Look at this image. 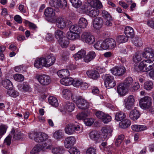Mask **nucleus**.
I'll use <instances>...</instances> for the list:
<instances>
[{
    "label": "nucleus",
    "mask_w": 154,
    "mask_h": 154,
    "mask_svg": "<svg viewBox=\"0 0 154 154\" xmlns=\"http://www.w3.org/2000/svg\"><path fill=\"white\" fill-rule=\"evenodd\" d=\"M56 59L53 54H50L40 58H37L34 63L35 67L42 69V67H49L55 62Z\"/></svg>",
    "instance_id": "f257e3e1"
},
{
    "label": "nucleus",
    "mask_w": 154,
    "mask_h": 154,
    "mask_svg": "<svg viewBox=\"0 0 154 154\" xmlns=\"http://www.w3.org/2000/svg\"><path fill=\"white\" fill-rule=\"evenodd\" d=\"M88 6L85 7L86 13L90 17H95L99 13L98 8H101L102 5L99 0H89L88 1Z\"/></svg>",
    "instance_id": "f03ea898"
},
{
    "label": "nucleus",
    "mask_w": 154,
    "mask_h": 154,
    "mask_svg": "<svg viewBox=\"0 0 154 154\" xmlns=\"http://www.w3.org/2000/svg\"><path fill=\"white\" fill-rule=\"evenodd\" d=\"M152 62L148 60H143L139 64L138 66L135 67L137 71L148 72L152 70L154 67L153 64H150Z\"/></svg>",
    "instance_id": "7ed1b4c3"
},
{
    "label": "nucleus",
    "mask_w": 154,
    "mask_h": 154,
    "mask_svg": "<svg viewBox=\"0 0 154 154\" xmlns=\"http://www.w3.org/2000/svg\"><path fill=\"white\" fill-rule=\"evenodd\" d=\"M81 40L88 45L93 44L95 41L94 36L89 32H83L81 36Z\"/></svg>",
    "instance_id": "20e7f679"
},
{
    "label": "nucleus",
    "mask_w": 154,
    "mask_h": 154,
    "mask_svg": "<svg viewBox=\"0 0 154 154\" xmlns=\"http://www.w3.org/2000/svg\"><path fill=\"white\" fill-rule=\"evenodd\" d=\"M102 78L104 81L106 87L107 88H112L116 85L113 76L109 74L103 75Z\"/></svg>",
    "instance_id": "39448f33"
},
{
    "label": "nucleus",
    "mask_w": 154,
    "mask_h": 154,
    "mask_svg": "<svg viewBox=\"0 0 154 154\" xmlns=\"http://www.w3.org/2000/svg\"><path fill=\"white\" fill-rule=\"evenodd\" d=\"M75 97L76 98L73 99V101L79 109H85L89 108V103L86 100L80 96Z\"/></svg>",
    "instance_id": "423d86ee"
},
{
    "label": "nucleus",
    "mask_w": 154,
    "mask_h": 154,
    "mask_svg": "<svg viewBox=\"0 0 154 154\" xmlns=\"http://www.w3.org/2000/svg\"><path fill=\"white\" fill-rule=\"evenodd\" d=\"M80 129V125L69 123L66 126L65 131L66 134L71 135L75 134L76 131H79Z\"/></svg>",
    "instance_id": "0eeeda50"
},
{
    "label": "nucleus",
    "mask_w": 154,
    "mask_h": 154,
    "mask_svg": "<svg viewBox=\"0 0 154 154\" xmlns=\"http://www.w3.org/2000/svg\"><path fill=\"white\" fill-rule=\"evenodd\" d=\"M152 103L151 98L146 96L142 98L139 101L140 107L143 109H147L151 107Z\"/></svg>",
    "instance_id": "6e6552de"
},
{
    "label": "nucleus",
    "mask_w": 154,
    "mask_h": 154,
    "mask_svg": "<svg viewBox=\"0 0 154 154\" xmlns=\"http://www.w3.org/2000/svg\"><path fill=\"white\" fill-rule=\"evenodd\" d=\"M126 69L123 66H115L110 69L112 73L116 76H121L126 72Z\"/></svg>",
    "instance_id": "1a4fd4ad"
},
{
    "label": "nucleus",
    "mask_w": 154,
    "mask_h": 154,
    "mask_svg": "<svg viewBox=\"0 0 154 154\" xmlns=\"http://www.w3.org/2000/svg\"><path fill=\"white\" fill-rule=\"evenodd\" d=\"M36 78L39 82L42 85H48L51 82L50 77L44 74H38L36 75Z\"/></svg>",
    "instance_id": "9d476101"
},
{
    "label": "nucleus",
    "mask_w": 154,
    "mask_h": 154,
    "mask_svg": "<svg viewBox=\"0 0 154 154\" xmlns=\"http://www.w3.org/2000/svg\"><path fill=\"white\" fill-rule=\"evenodd\" d=\"M103 47L104 50L112 49L114 48L116 43L114 39L112 38H108L103 41Z\"/></svg>",
    "instance_id": "9b49d317"
},
{
    "label": "nucleus",
    "mask_w": 154,
    "mask_h": 154,
    "mask_svg": "<svg viewBox=\"0 0 154 154\" xmlns=\"http://www.w3.org/2000/svg\"><path fill=\"white\" fill-rule=\"evenodd\" d=\"M68 20H66L61 17H57L55 20L56 24L57 26L60 29H63L67 26V23Z\"/></svg>",
    "instance_id": "f8f14e48"
},
{
    "label": "nucleus",
    "mask_w": 154,
    "mask_h": 154,
    "mask_svg": "<svg viewBox=\"0 0 154 154\" xmlns=\"http://www.w3.org/2000/svg\"><path fill=\"white\" fill-rule=\"evenodd\" d=\"M134 98L133 95H131L124 100L125 108L128 110L132 108L134 106Z\"/></svg>",
    "instance_id": "ddd939ff"
},
{
    "label": "nucleus",
    "mask_w": 154,
    "mask_h": 154,
    "mask_svg": "<svg viewBox=\"0 0 154 154\" xmlns=\"http://www.w3.org/2000/svg\"><path fill=\"white\" fill-rule=\"evenodd\" d=\"M112 128L109 126L103 127L102 128V131L103 135L102 137L103 138V141L106 140L110 136H111L112 132Z\"/></svg>",
    "instance_id": "4468645a"
},
{
    "label": "nucleus",
    "mask_w": 154,
    "mask_h": 154,
    "mask_svg": "<svg viewBox=\"0 0 154 154\" xmlns=\"http://www.w3.org/2000/svg\"><path fill=\"white\" fill-rule=\"evenodd\" d=\"M76 140L74 137L69 136L66 138L64 141V146L66 148H69L75 143Z\"/></svg>",
    "instance_id": "2eb2a0df"
},
{
    "label": "nucleus",
    "mask_w": 154,
    "mask_h": 154,
    "mask_svg": "<svg viewBox=\"0 0 154 154\" xmlns=\"http://www.w3.org/2000/svg\"><path fill=\"white\" fill-rule=\"evenodd\" d=\"M90 138L96 142H100L103 141V138L102 135H100L95 131H91L89 133Z\"/></svg>",
    "instance_id": "dca6fc26"
},
{
    "label": "nucleus",
    "mask_w": 154,
    "mask_h": 154,
    "mask_svg": "<svg viewBox=\"0 0 154 154\" xmlns=\"http://www.w3.org/2000/svg\"><path fill=\"white\" fill-rule=\"evenodd\" d=\"M48 137V135L45 133H37L35 136V141L40 143L45 141Z\"/></svg>",
    "instance_id": "f3484780"
},
{
    "label": "nucleus",
    "mask_w": 154,
    "mask_h": 154,
    "mask_svg": "<svg viewBox=\"0 0 154 154\" xmlns=\"http://www.w3.org/2000/svg\"><path fill=\"white\" fill-rule=\"evenodd\" d=\"M103 20L100 17H97L94 20L93 26L96 29H99L101 28L103 25Z\"/></svg>",
    "instance_id": "a211bd4d"
},
{
    "label": "nucleus",
    "mask_w": 154,
    "mask_h": 154,
    "mask_svg": "<svg viewBox=\"0 0 154 154\" xmlns=\"http://www.w3.org/2000/svg\"><path fill=\"white\" fill-rule=\"evenodd\" d=\"M68 23L69 26V27H70L69 29L70 31L77 34H78V33L81 32V28L77 24L72 25V22L70 20H68Z\"/></svg>",
    "instance_id": "6ab92c4d"
},
{
    "label": "nucleus",
    "mask_w": 154,
    "mask_h": 154,
    "mask_svg": "<svg viewBox=\"0 0 154 154\" xmlns=\"http://www.w3.org/2000/svg\"><path fill=\"white\" fill-rule=\"evenodd\" d=\"M97 69H93L87 71L86 74L90 78L94 79H96L100 77Z\"/></svg>",
    "instance_id": "aec40b11"
},
{
    "label": "nucleus",
    "mask_w": 154,
    "mask_h": 154,
    "mask_svg": "<svg viewBox=\"0 0 154 154\" xmlns=\"http://www.w3.org/2000/svg\"><path fill=\"white\" fill-rule=\"evenodd\" d=\"M124 33L127 38H132L134 35L133 29L130 26H126L125 29Z\"/></svg>",
    "instance_id": "412c9836"
},
{
    "label": "nucleus",
    "mask_w": 154,
    "mask_h": 154,
    "mask_svg": "<svg viewBox=\"0 0 154 154\" xmlns=\"http://www.w3.org/2000/svg\"><path fill=\"white\" fill-rule=\"evenodd\" d=\"M129 116L131 119L135 121L139 118L140 116V114L137 110L134 109L130 112Z\"/></svg>",
    "instance_id": "4be33fe9"
},
{
    "label": "nucleus",
    "mask_w": 154,
    "mask_h": 154,
    "mask_svg": "<svg viewBox=\"0 0 154 154\" xmlns=\"http://www.w3.org/2000/svg\"><path fill=\"white\" fill-rule=\"evenodd\" d=\"M62 93L63 98L67 100L69 99L70 97L73 100V99H75V96L72 95L70 90L67 89H63L62 91Z\"/></svg>",
    "instance_id": "5701e85b"
},
{
    "label": "nucleus",
    "mask_w": 154,
    "mask_h": 154,
    "mask_svg": "<svg viewBox=\"0 0 154 154\" xmlns=\"http://www.w3.org/2000/svg\"><path fill=\"white\" fill-rule=\"evenodd\" d=\"M74 105L73 103L69 102H66L63 107V109L66 112H71L74 109Z\"/></svg>",
    "instance_id": "b1692460"
},
{
    "label": "nucleus",
    "mask_w": 154,
    "mask_h": 154,
    "mask_svg": "<svg viewBox=\"0 0 154 154\" xmlns=\"http://www.w3.org/2000/svg\"><path fill=\"white\" fill-rule=\"evenodd\" d=\"M127 88V87L125 86L123 84H121L117 87L118 93L120 95H124L126 93V89Z\"/></svg>",
    "instance_id": "393cba45"
},
{
    "label": "nucleus",
    "mask_w": 154,
    "mask_h": 154,
    "mask_svg": "<svg viewBox=\"0 0 154 154\" xmlns=\"http://www.w3.org/2000/svg\"><path fill=\"white\" fill-rule=\"evenodd\" d=\"M95 56L96 54L94 51H90L84 58V60L85 62L88 63L93 59Z\"/></svg>",
    "instance_id": "a878e982"
},
{
    "label": "nucleus",
    "mask_w": 154,
    "mask_h": 154,
    "mask_svg": "<svg viewBox=\"0 0 154 154\" xmlns=\"http://www.w3.org/2000/svg\"><path fill=\"white\" fill-rule=\"evenodd\" d=\"M86 54V51L84 49H82L77 53L75 54L73 56L74 58L76 60L84 57Z\"/></svg>",
    "instance_id": "bb28decb"
},
{
    "label": "nucleus",
    "mask_w": 154,
    "mask_h": 154,
    "mask_svg": "<svg viewBox=\"0 0 154 154\" xmlns=\"http://www.w3.org/2000/svg\"><path fill=\"white\" fill-rule=\"evenodd\" d=\"M57 74L60 78H66L69 76L70 73L67 69H63L59 70L57 72Z\"/></svg>",
    "instance_id": "cd10ccee"
},
{
    "label": "nucleus",
    "mask_w": 154,
    "mask_h": 154,
    "mask_svg": "<svg viewBox=\"0 0 154 154\" xmlns=\"http://www.w3.org/2000/svg\"><path fill=\"white\" fill-rule=\"evenodd\" d=\"M131 128L135 131H141L147 129V127L145 125H132Z\"/></svg>",
    "instance_id": "c85d7f7f"
},
{
    "label": "nucleus",
    "mask_w": 154,
    "mask_h": 154,
    "mask_svg": "<svg viewBox=\"0 0 154 154\" xmlns=\"http://www.w3.org/2000/svg\"><path fill=\"white\" fill-rule=\"evenodd\" d=\"M67 38L68 39L72 40H74L78 39L79 38L80 36L79 34H77L69 31L67 32L66 33Z\"/></svg>",
    "instance_id": "c756f323"
},
{
    "label": "nucleus",
    "mask_w": 154,
    "mask_h": 154,
    "mask_svg": "<svg viewBox=\"0 0 154 154\" xmlns=\"http://www.w3.org/2000/svg\"><path fill=\"white\" fill-rule=\"evenodd\" d=\"M65 36V33L62 31L57 29L54 32L55 38L58 40L62 39Z\"/></svg>",
    "instance_id": "7c9ffc66"
},
{
    "label": "nucleus",
    "mask_w": 154,
    "mask_h": 154,
    "mask_svg": "<svg viewBox=\"0 0 154 154\" xmlns=\"http://www.w3.org/2000/svg\"><path fill=\"white\" fill-rule=\"evenodd\" d=\"M2 85L6 88L10 90L13 87V85L11 81L8 79L3 80L2 82Z\"/></svg>",
    "instance_id": "2f4dec72"
},
{
    "label": "nucleus",
    "mask_w": 154,
    "mask_h": 154,
    "mask_svg": "<svg viewBox=\"0 0 154 154\" xmlns=\"http://www.w3.org/2000/svg\"><path fill=\"white\" fill-rule=\"evenodd\" d=\"M126 115L123 112L119 111L117 112L115 115V119L118 121L123 120L125 118Z\"/></svg>",
    "instance_id": "473e14b6"
},
{
    "label": "nucleus",
    "mask_w": 154,
    "mask_h": 154,
    "mask_svg": "<svg viewBox=\"0 0 154 154\" xmlns=\"http://www.w3.org/2000/svg\"><path fill=\"white\" fill-rule=\"evenodd\" d=\"M131 122L130 120L125 119L122 120L119 123L120 127L122 128H126L129 127L131 125Z\"/></svg>",
    "instance_id": "72a5a7b5"
},
{
    "label": "nucleus",
    "mask_w": 154,
    "mask_h": 154,
    "mask_svg": "<svg viewBox=\"0 0 154 154\" xmlns=\"http://www.w3.org/2000/svg\"><path fill=\"white\" fill-rule=\"evenodd\" d=\"M72 78H63L60 80V83L63 85L68 86L72 83Z\"/></svg>",
    "instance_id": "f704fd0d"
},
{
    "label": "nucleus",
    "mask_w": 154,
    "mask_h": 154,
    "mask_svg": "<svg viewBox=\"0 0 154 154\" xmlns=\"http://www.w3.org/2000/svg\"><path fill=\"white\" fill-rule=\"evenodd\" d=\"M44 14L46 16L49 17H52L55 15V12L53 9L48 7L46 8L44 12Z\"/></svg>",
    "instance_id": "c9c22d12"
},
{
    "label": "nucleus",
    "mask_w": 154,
    "mask_h": 154,
    "mask_svg": "<svg viewBox=\"0 0 154 154\" xmlns=\"http://www.w3.org/2000/svg\"><path fill=\"white\" fill-rule=\"evenodd\" d=\"M58 42L60 45L63 48H66L69 44V40L65 36L62 39L59 40Z\"/></svg>",
    "instance_id": "e433bc0d"
},
{
    "label": "nucleus",
    "mask_w": 154,
    "mask_h": 154,
    "mask_svg": "<svg viewBox=\"0 0 154 154\" xmlns=\"http://www.w3.org/2000/svg\"><path fill=\"white\" fill-rule=\"evenodd\" d=\"M78 23L79 26L80 28L84 29L88 25L87 20L84 17L81 18L79 20Z\"/></svg>",
    "instance_id": "4c0bfd02"
},
{
    "label": "nucleus",
    "mask_w": 154,
    "mask_h": 154,
    "mask_svg": "<svg viewBox=\"0 0 154 154\" xmlns=\"http://www.w3.org/2000/svg\"><path fill=\"white\" fill-rule=\"evenodd\" d=\"M11 134L14 135L13 138L16 140L21 139L23 137V134L19 132H15V130L14 129H11Z\"/></svg>",
    "instance_id": "58836bf2"
},
{
    "label": "nucleus",
    "mask_w": 154,
    "mask_h": 154,
    "mask_svg": "<svg viewBox=\"0 0 154 154\" xmlns=\"http://www.w3.org/2000/svg\"><path fill=\"white\" fill-rule=\"evenodd\" d=\"M63 136V133L62 130H58L55 131L54 134V138L59 140H60Z\"/></svg>",
    "instance_id": "ea45409f"
},
{
    "label": "nucleus",
    "mask_w": 154,
    "mask_h": 154,
    "mask_svg": "<svg viewBox=\"0 0 154 154\" xmlns=\"http://www.w3.org/2000/svg\"><path fill=\"white\" fill-rule=\"evenodd\" d=\"M49 103L52 106L57 107L58 106V103L57 99L54 97H50L48 99Z\"/></svg>",
    "instance_id": "a19ab883"
},
{
    "label": "nucleus",
    "mask_w": 154,
    "mask_h": 154,
    "mask_svg": "<svg viewBox=\"0 0 154 154\" xmlns=\"http://www.w3.org/2000/svg\"><path fill=\"white\" fill-rule=\"evenodd\" d=\"M133 80L132 77H129L125 80L123 84L127 88L130 87L133 84Z\"/></svg>",
    "instance_id": "79ce46f5"
},
{
    "label": "nucleus",
    "mask_w": 154,
    "mask_h": 154,
    "mask_svg": "<svg viewBox=\"0 0 154 154\" xmlns=\"http://www.w3.org/2000/svg\"><path fill=\"white\" fill-rule=\"evenodd\" d=\"M90 114L89 111H85L78 114L76 116V117L78 119L81 120L88 117Z\"/></svg>",
    "instance_id": "37998d69"
},
{
    "label": "nucleus",
    "mask_w": 154,
    "mask_h": 154,
    "mask_svg": "<svg viewBox=\"0 0 154 154\" xmlns=\"http://www.w3.org/2000/svg\"><path fill=\"white\" fill-rule=\"evenodd\" d=\"M41 147V145L40 144L35 145L31 151V153L32 154H34L38 153L40 151H42Z\"/></svg>",
    "instance_id": "c03bdc74"
},
{
    "label": "nucleus",
    "mask_w": 154,
    "mask_h": 154,
    "mask_svg": "<svg viewBox=\"0 0 154 154\" xmlns=\"http://www.w3.org/2000/svg\"><path fill=\"white\" fill-rule=\"evenodd\" d=\"M52 152L54 154H61L64 152L63 149L61 147L57 146L56 147H53L51 148Z\"/></svg>",
    "instance_id": "a18cd8bd"
},
{
    "label": "nucleus",
    "mask_w": 154,
    "mask_h": 154,
    "mask_svg": "<svg viewBox=\"0 0 154 154\" xmlns=\"http://www.w3.org/2000/svg\"><path fill=\"white\" fill-rule=\"evenodd\" d=\"M116 41L119 43H123L126 42L128 40V38L125 35H119L117 37Z\"/></svg>",
    "instance_id": "49530a36"
},
{
    "label": "nucleus",
    "mask_w": 154,
    "mask_h": 154,
    "mask_svg": "<svg viewBox=\"0 0 154 154\" xmlns=\"http://www.w3.org/2000/svg\"><path fill=\"white\" fill-rule=\"evenodd\" d=\"M153 87V84L151 81H148L144 83V88L147 90H150Z\"/></svg>",
    "instance_id": "de8ad7c7"
},
{
    "label": "nucleus",
    "mask_w": 154,
    "mask_h": 154,
    "mask_svg": "<svg viewBox=\"0 0 154 154\" xmlns=\"http://www.w3.org/2000/svg\"><path fill=\"white\" fill-rule=\"evenodd\" d=\"M94 47L96 49L102 50H104L103 47V42L101 41H98L94 45Z\"/></svg>",
    "instance_id": "09e8293b"
},
{
    "label": "nucleus",
    "mask_w": 154,
    "mask_h": 154,
    "mask_svg": "<svg viewBox=\"0 0 154 154\" xmlns=\"http://www.w3.org/2000/svg\"><path fill=\"white\" fill-rule=\"evenodd\" d=\"M72 6L76 8H79L82 4L81 1L80 0H70Z\"/></svg>",
    "instance_id": "8fccbe9b"
},
{
    "label": "nucleus",
    "mask_w": 154,
    "mask_h": 154,
    "mask_svg": "<svg viewBox=\"0 0 154 154\" xmlns=\"http://www.w3.org/2000/svg\"><path fill=\"white\" fill-rule=\"evenodd\" d=\"M151 49L150 48H146L145 51L143 52L142 54V56L143 57L145 58L148 60L149 55L150 54L151 52Z\"/></svg>",
    "instance_id": "3c124183"
},
{
    "label": "nucleus",
    "mask_w": 154,
    "mask_h": 154,
    "mask_svg": "<svg viewBox=\"0 0 154 154\" xmlns=\"http://www.w3.org/2000/svg\"><path fill=\"white\" fill-rule=\"evenodd\" d=\"M7 94L10 96L14 97H16L19 95V93L17 91L11 89L7 91Z\"/></svg>",
    "instance_id": "603ef678"
},
{
    "label": "nucleus",
    "mask_w": 154,
    "mask_h": 154,
    "mask_svg": "<svg viewBox=\"0 0 154 154\" xmlns=\"http://www.w3.org/2000/svg\"><path fill=\"white\" fill-rule=\"evenodd\" d=\"M142 54L140 53H137L133 57V61L136 63H137L142 60Z\"/></svg>",
    "instance_id": "864d4df0"
},
{
    "label": "nucleus",
    "mask_w": 154,
    "mask_h": 154,
    "mask_svg": "<svg viewBox=\"0 0 154 154\" xmlns=\"http://www.w3.org/2000/svg\"><path fill=\"white\" fill-rule=\"evenodd\" d=\"M133 42L135 45L140 46L143 45V41L142 39L140 38H135L133 41Z\"/></svg>",
    "instance_id": "5fc2aeb1"
},
{
    "label": "nucleus",
    "mask_w": 154,
    "mask_h": 154,
    "mask_svg": "<svg viewBox=\"0 0 154 154\" xmlns=\"http://www.w3.org/2000/svg\"><path fill=\"white\" fill-rule=\"evenodd\" d=\"M101 15L102 17L104 19H109L110 20L112 17L110 14L106 11L105 10H102Z\"/></svg>",
    "instance_id": "6e6d98bb"
},
{
    "label": "nucleus",
    "mask_w": 154,
    "mask_h": 154,
    "mask_svg": "<svg viewBox=\"0 0 154 154\" xmlns=\"http://www.w3.org/2000/svg\"><path fill=\"white\" fill-rule=\"evenodd\" d=\"M14 79L16 81L21 82L24 79V77L23 75L19 74H17L14 75Z\"/></svg>",
    "instance_id": "4d7b16f0"
},
{
    "label": "nucleus",
    "mask_w": 154,
    "mask_h": 154,
    "mask_svg": "<svg viewBox=\"0 0 154 154\" xmlns=\"http://www.w3.org/2000/svg\"><path fill=\"white\" fill-rule=\"evenodd\" d=\"M111 117L107 114H105L104 117L101 120L104 123H107L111 120Z\"/></svg>",
    "instance_id": "13d9d810"
},
{
    "label": "nucleus",
    "mask_w": 154,
    "mask_h": 154,
    "mask_svg": "<svg viewBox=\"0 0 154 154\" xmlns=\"http://www.w3.org/2000/svg\"><path fill=\"white\" fill-rule=\"evenodd\" d=\"M8 127L4 125H0V135L2 136L6 132Z\"/></svg>",
    "instance_id": "bf43d9fd"
},
{
    "label": "nucleus",
    "mask_w": 154,
    "mask_h": 154,
    "mask_svg": "<svg viewBox=\"0 0 154 154\" xmlns=\"http://www.w3.org/2000/svg\"><path fill=\"white\" fill-rule=\"evenodd\" d=\"M66 5L67 2L65 0H58V8H64Z\"/></svg>",
    "instance_id": "052dcab7"
},
{
    "label": "nucleus",
    "mask_w": 154,
    "mask_h": 154,
    "mask_svg": "<svg viewBox=\"0 0 154 154\" xmlns=\"http://www.w3.org/2000/svg\"><path fill=\"white\" fill-rule=\"evenodd\" d=\"M22 89L25 91H31V88L29 85L26 82L23 83Z\"/></svg>",
    "instance_id": "680f3d73"
},
{
    "label": "nucleus",
    "mask_w": 154,
    "mask_h": 154,
    "mask_svg": "<svg viewBox=\"0 0 154 154\" xmlns=\"http://www.w3.org/2000/svg\"><path fill=\"white\" fill-rule=\"evenodd\" d=\"M85 124L87 126H91L94 122V120L92 118H86L84 120Z\"/></svg>",
    "instance_id": "e2e57ef3"
},
{
    "label": "nucleus",
    "mask_w": 154,
    "mask_h": 154,
    "mask_svg": "<svg viewBox=\"0 0 154 154\" xmlns=\"http://www.w3.org/2000/svg\"><path fill=\"white\" fill-rule=\"evenodd\" d=\"M69 152L70 154H80V152L76 148L73 147L69 150Z\"/></svg>",
    "instance_id": "0e129e2a"
},
{
    "label": "nucleus",
    "mask_w": 154,
    "mask_h": 154,
    "mask_svg": "<svg viewBox=\"0 0 154 154\" xmlns=\"http://www.w3.org/2000/svg\"><path fill=\"white\" fill-rule=\"evenodd\" d=\"M72 85L75 87H78L81 84L82 82L81 80L75 79H72Z\"/></svg>",
    "instance_id": "69168bd1"
},
{
    "label": "nucleus",
    "mask_w": 154,
    "mask_h": 154,
    "mask_svg": "<svg viewBox=\"0 0 154 154\" xmlns=\"http://www.w3.org/2000/svg\"><path fill=\"white\" fill-rule=\"evenodd\" d=\"M105 114L101 111H98L96 112L95 115L98 118L102 120Z\"/></svg>",
    "instance_id": "338daca9"
},
{
    "label": "nucleus",
    "mask_w": 154,
    "mask_h": 154,
    "mask_svg": "<svg viewBox=\"0 0 154 154\" xmlns=\"http://www.w3.org/2000/svg\"><path fill=\"white\" fill-rule=\"evenodd\" d=\"M86 154H96V149L94 148L90 147L86 151Z\"/></svg>",
    "instance_id": "774afa93"
}]
</instances>
